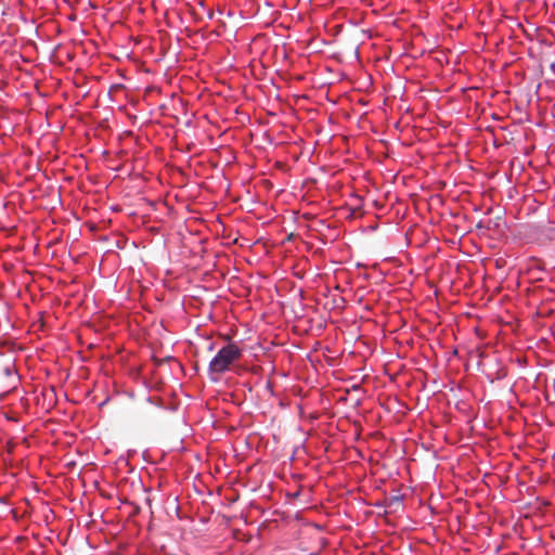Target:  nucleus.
I'll list each match as a JSON object with an SVG mask.
<instances>
[{
  "label": "nucleus",
  "instance_id": "f03ea898",
  "mask_svg": "<svg viewBox=\"0 0 555 555\" xmlns=\"http://www.w3.org/2000/svg\"><path fill=\"white\" fill-rule=\"evenodd\" d=\"M393 503H400V498L399 496H392L390 499V504H393Z\"/></svg>",
  "mask_w": 555,
  "mask_h": 555
},
{
  "label": "nucleus",
  "instance_id": "f257e3e1",
  "mask_svg": "<svg viewBox=\"0 0 555 555\" xmlns=\"http://www.w3.org/2000/svg\"><path fill=\"white\" fill-rule=\"evenodd\" d=\"M242 349L237 345L231 343L222 347L209 362L210 374L221 375L227 372L230 366L240 360Z\"/></svg>",
  "mask_w": 555,
  "mask_h": 555
}]
</instances>
